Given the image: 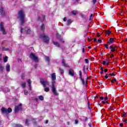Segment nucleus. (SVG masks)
<instances>
[{
	"label": "nucleus",
	"mask_w": 127,
	"mask_h": 127,
	"mask_svg": "<svg viewBox=\"0 0 127 127\" xmlns=\"http://www.w3.org/2000/svg\"><path fill=\"white\" fill-rule=\"evenodd\" d=\"M88 39L89 41H91V37H88Z\"/></svg>",
	"instance_id": "nucleus-50"
},
{
	"label": "nucleus",
	"mask_w": 127,
	"mask_h": 127,
	"mask_svg": "<svg viewBox=\"0 0 127 127\" xmlns=\"http://www.w3.org/2000/svg\"><path fill=\"white\" fill-rule=\"evenodd\" d=\"M45 61L46 62H47L48 64H49L50 62V59L48 57H45Z\"/></svg>",
	"instance_id": "nucleus-18"
},
{
	"label": "nucleus",
	"mask_w": 127,
	"mask_h": 127,
	"mask_svg": "<svg viewBox=\"0 0 127 127\" xmlns=\"http://www.w3.org/2000/svg\"><path fill=\"white\" fill-rule=\"evenodd\" d=\"M66 20H67V18L66 17H64V21H66Z\"/></svg>",
	"instance_id": "nucleus-48"
},
{
	"label": "nucleus",
	"mask_w": 127,
	"mask_h": 127,
	"mask_svg": "<svg viewBox=\"0 0 127 127\" xmlns=\"http://www.w3.org/2000/svg\"><path fill=\"white\" fill-rule=\"evenodd\" d=\"M3 71H4V67L2 65L0 64V71L3 72Z\"/></svg>",
	"instance_id": "nucleus-20"
},
{
	"label": "nucleus",
	"mask_w": 127,
	"mask_h": 127,
	"mask_svg": "<svg viewBox=\"0 0 127 127\" xmlns=\"http://www.w3.org/2000/svg\"><path fill=\"white\" fill-rule=\"evenodd\" d=\"M88 126H89L90 127H92V123H89L88 124Z\"/></svg>",
	"instance_id": "nucleus-44"
},
{
	"label": "nucleus",
	"mask_w": 127,
	"mask_h": 127,
	"mask_svg": "<svg viewBox=\"0 0 127 127\" xmlns=\"http://www.w3.org/2000/svg\"><path fill=\"white\" fill-rule=\"evenodd\" d=\"M30 122V121H29V120H28V119H26V122H25V125H26V126H29V123Z\"/></svg>",
	"instance_id": "nucleus-27"
},
{
	"label": "nucleus",
	"mask_w": 127,
	"mask_h": 127,
	"mask_svg": "<svg viewBox=\"0 0 127 127\" xmlns=\"http://www.w3.org/2000/svg\"><path fill=\"white\" fill-rule=\"evenodd\" d=\"M60 71L61 72V74H63L64 73V69L62 68H60Z\"/></svg>",
	"instance_id": "nucleus-31"
},
{
	"label": "nucleus",
	"mask_w": 127,
	"mask_h": 127,
	"mask_svg": "<svg viewBox=\"0 0 127 127\" xmlns=\"http://www.w3.org/2000/svg\"><path fill=\"white\" fill-rule=\"evenodd\" d=\"M25 95H28V91L27 90H24V91Z\"/></svg>",
	"instance_id": "nucleus-35"
},
{
	"label": "nucleus",
	"mask_w": 127,
	"mask_h": 127,
	"mask_svg": "<svg viewBox=\"0 0 127 127\" xmlns=\"http://www.w3.org/2000/svg\"><path fill=\"white\" fill-rule=\"evenodd\" d=\"M7 92H10V90L8 89V90H7Z\"/></svg>",
	"instance_id": "nucleus-64"
},
{
	"label": "nucleus",
	"mask_w": 127,
	"mask_h": 127,
	"mask_svg": "<svg viewBox=\"0 0 127 127\" xmlns=\"http://www.w3.org/2000/svg\"><path fill=\"white\" fill-rule=\"evenodd\" d=\"M115 56V55H114V54H112L111 55V58H112V57H114Z\"/></svg>",
	"instance_id": "nucleus-56"
},
{
	"label": "nucleus",
	"mask_w": 127,
	"mask_h": 127,
	"mask_svg": "<svg viewBox=\"0 0 127 127\" xmlns=\"http://www.w3.org/2000/svg\"><path fill=\"white\" fill-rule=\"evenodd\" d=\"M104 46L107 49H109V45L105 44L104 45Z\"/></svg>",
	"instance_id": "nucleus-37"
},
{
	"label": "nucleus",
	"mask_w": 127,
	"mask_h": 127,
	"mask_svg": "<svg viewBox=\"0 0 127 127\" xmlns=\"http://www.w3.org/2000/svg\"><path fill=\"white\" fill-rule=\"evenodd\" d=\"M97 42H98V43H102V40H100V39L98 40Z\"/></svg>",
	"instance_id": "nucleus-42"
},
{
	"label": "nucleus",
	"mask_w": 127,
	"mask_h": 127,
	"mask_svg": "<svg viewBox=\"0 0 127 127\" xmlns=\"http://www.w3.org/2000/svg\"><path fill=\"white\" fill-rule=\"evenodd\" d=\"M94 42H97V39H94Z\"/></svg>",
	"instance_id": "nucleus-58"
},
{
	"label": "nucleus",
	"mask_w": 127,
	"mask_h": 127,
	"mask_svg": "<svg viewBox=\"0 0 127 127\" xmlns=\"http://www.w3.org/2000/svg\"><path fill=\"white\" fill-rule=\"evenodd\" d=\"M52 80L53 81L52 82V91L55 96H58V93H57V91H56V88H55V85H54V82L56 80V73H53L52 74L51 76Z\"/></svg>",
	"instance_id": "nucleus-2"
},
{
	"label": "nucleus",
	"mask_w": 127,
	"mask_h": 127,
	"mask_svg": "<svg viewBox=\"0 0 127 127\" xmlns=\"http://www.w3.org/2000/svg\"><path fill=\"white\" fill-rule=\"evenodd\" d=\"M88 48H89V49H91V46H89V47H88Z\"/></svg>",
	"instance_id": "nucleus-63"
},
{
	"label": "nucleus",
	"mask_w": 127,
	"mask_h": 127,
	"mask_svg": "<svg viewBox=\"0 0 127 127\" xmlns=\"http://www.w3.org/2000/svg\"><path fill=\"white\" fill-rule=\"evenodd\" d=\"M0 13L1 15H4V12L3 11V8L1 7L0 9Z\"/></svg>",
	"instance_id": "nucleus-19"
},
{
	"label": "nucleus",
	"mask_w": 127,
	"mask_h": 127,
	"mask_svg": "<svg viewBox=\"0 0 127 127\" xmlns=\"http://www.w3.org/2000/svg\"><path fill=\"white\" fill-rule=\"evenodd\" d=\"M40 38L42 39L45 42V43H49V41L50 40V38H49V37L48 36L45 35V34H41L40 35Z\"/></svg>",
	"instance_id": "nucleus-4"
},
{
	"label": "nucleus",
	"mask_w": 127,
	"mask_h": 127,
	"mask_svg": "<svg viewBox=\"0 0 127 127\" xmlns=\"http://www.w3.org/2000/svg\"><path fill=\"white\" fill-rule=\"evenodd\" d=\"M82 121L83 122H87L88 121V118L83 117Z\"/></svg>",
	"instance_id": "nucleus-30"
},
{
	"label": "nucleus",
	"mask_w": 127,
	"mask_h": 127,
	"mask_svg": "<svg viewBox=\"0 0 127 127\" xmlns=\"http://www.w3.org/2000/svg\"><path fill=\"white\" fill-rule=\"evenodd\" d=\"M80 0H75L76 1H77V2H78V1H79Z\"/></svg>",
	"instance_id": "nucleus-62"
},
{
	"label": "nucleus",
	"mask_w": 127,
	"mask_h": 127,
	"mask_svg": "<svg viewBox=\"0 0 127 127\" xmlns=\"http://www.w3.org/2000/svg\"><path fill=\"white\" fill-rule=\"evenodd\" d=\"M104 72H105V73H107V72H108V69H105L104 70Z\"/></svg>",
	"instance_id": "nucleus-53"
},
{
	"label": "nucleus",
	"mask_w": 127,
	"mask_h": 127,
	"mask_svg": "<svg viewBox=\"0 0 127 127\" xmlns=\"http://www.w3.org/2000/svg\"><path fill=\"white\" fill-rule=\"evenodd\" d=\"M27 82L28 83L29 90H30V91H31V80L29 79H27Z\"/></svg>",
	"instance_id": "nucleus-12"
},
{
	"label": "nucleus",
	"mask_w": 127,
	"mask_h": 127,
	"mask_svg": "<svg viewBox=\"0 0 127 127\" xmlns=\"http://www.w3.org/2000/svg\"><path fill=\"white\" fill-rule=\"evenodd\" d=\"M105 78H106V79H108V78H109V76H108V75H107V74H106V75H105Z\"/></svg>",
	"instance_id": "nucleus-52"
},
{
	"label": "nucleus",
	"mask_w": 127,
	"mask_h": 127,
	"mask_svg": "<svg viewBox=\"0 0 127 127\" xmlns=\"http://www.w3.org/2000/svg\"><path fill=\"white\" fill-rule=\"evenodd\" d=\"M79 76L81 81L82 82L83 85H85V80H84V78H82V71L81 70L79 71Z\"/></svg>",
	"instance_id": "nucleus-11"
},
{
	"label": "nucleus",
	"mask_w": 127,
	"mask_h": 127,
	"mask_svg": "<svg viewBox=\"0 0 127 127\" xmlns=\"http://www.w3.org/2000/svg\"><path fill=\"white\" fill-rule=\"evenodd\" d=\"M92 2H93V4H95V3H96V2H97V0H93Z\"/></svg>",
	"instance_id": "nucleus-40"
},
{
	"label": "nucleus",
	"mask_w": 127,
	"mask_h": 127,
	"mask_svg": "<svg viewBox=\"0 0 127 127\" xmlns=\"http://www.w3.org/2000/svg\"><path fill=\"white\" fill-rule=\"evenodd\" d=\"M109 75H110V76H115V74L113 73H110Z\"/></svg>",
	"instance_id": "nucleus-51"
},
{
	"label": "nucleus",
	"mask_w": 127,
	"mask_h": 127,
	"mask_svg": "<svg viewBox=\"0 0 127 127\" xmlns=\"http://www.w3.org/2000/svg\"><path fill=\"white\" fill-rule=\"evenodd\" d=\"M39 99L41 101H43V100H44V97L43 96L41 95L39 96Z\"/></svg>",
	"instance_id": "nucleus-29"
},
{
	"label": "nucleus",
	"mask_w": 127,
	"mask_h": 127,
	"mask_svg": "<svg viewBox=\"0 0 127 127\" xmlns=\"http://www.w3.org/2000/svg\"><path fill=\"white\" fill-rule=\"evenodd\" d=\"M116 81H117V79H116V78L113 79L111 81L112 84L115 83V82H116Z\"/></svg>",
	"instance_id": "nucleus-34"
},
{
	"label": "nucleus",
	"mask_w": 127,
	"mask_h": 127,
	"mask_svg": "<svg viewBox=\"0 0 127 127\" xmlns=\"http://www.w3.org/2000/svg\"><path fill=\"white\" fill-rule=\"evenodd\" d=\"M82 52H83V53H84V54L86 53V51H85V48H82Z\"/></svg>",
	"instance_id": "nucleus-39"
},
{
	"label": "nucleus",
	"mask_w": 127,
	"mask_h": 127,
	"mask_svg": "<svg viewBox=\"0 0 127 127\" xmlns=\"http://www.w3.org/2000/svg\"><path fill=\"white\" fill-rule=\"evenodd\" d=\"M8 59V58L7 56H5L3 58V62L4 63H6L7 62V60Z\"/></svg>",
	"instance_id": "nucleus-21"
},
{
	"label": "nucleus",
	"mask_w": 127,
	"mask_h": 127,
	"mask_svg": "<svg viewBox=\"0 0 127 127\" xmlns=\"http://www.w3.org/2000/svg\"><path fill=\"white\" fill-rule=\"evenodd\" d=\"M29 57L32 60H33L34 62H38V59L37 58V57L34 55L33 53H31L29 55Z\"/></svg>",
	"instance_id": "nucleus-5"
},
{
	"label": "nucleus",
	"mask_w": 127,
	"mask_h": 127,
	"mask_svg": "<svg viewBox=\"0 0 127 127\" xmlns=\"http://www.w3.org/2000/svg\"><path fill=\"white\" fill-rule=\"evenodd\" d=\"M72 23V21H71V19H68L67 21V25H70Z\"/></svg>",
	"instance_id": "nucleus-25"
},
{
	"label": "nucleus",
	"mask_w": 127,
	"mask_h": 127,
	"mask_svg": "<svg viewBox=\"0 0 127 127\" xmlns=\"http://www.w3.org/2000/svg\"><path fill=\"white\" fill-rule=\"evenodd\" d=\"M40 29H41V30H44V29H45V26H44V24H42Z\"/></svg>",
	"instance_id": "nucleus-26"
},
{
	"label": "nucleus",
	"mask_w": 127,
	"mask_h": 127,
	"mask_svg": "<svg viewBox=\"0 0 127 127\" xmlns=\"http://www.w3.org/2000/svg\"><path fill=\"white\" fill-rule=\"evenodd\" d=\"M69 75L71 76V77H74L75 76V73L74 72V70L72 69H70L68 72Z\"/></svg>",
	"instance_id": "nucleus-10"
},
{
	"label": "nucleus",
	"mask_w": 127,
	"mask_h": 127,
	"mask_svg": "<svg viewBox=\"0 0 127 127\" xmlns=\"http://www.w3.org/2000/svg\"><path fill=\"white\" fill-rule=\"evenodd\" d=\"M85 63H86V64H88V63H89V60L87 59H86L85 60Z\"/></svg>",
	"instance_id": "nucleus-36"
},
{
	"label": "nucleus",
	"mask_w": 127,
	"mask_h": 127,
	"mask_svg": "<svg viewBox=\"0 0 127 127\" xmlns=\"http://www.w3.org/2000/svg\"><path fill=\"white\" fill-rule=\"evenodd\" d=\"M65 60L63 59L62 61L63 66H64V67H68V64H65Z\"/></svg>",
	"instance_id": "nucleus-17"
},
{
	"label": "nucleus",
	"mask_w": 127,
	"mask_h": 127,
	"mask_svg": "<svg viewBox=\"0 0 127 127\" xmlns=\"http://www.w3.org/2000/svg\"><path fill=\"white\" fill-rule=\"evenodd\" d=\"M38 19L39 20H41L42 21V20H44V19H45V15H43V18H41V17H39Z\"/></svg>",
	"instance_id": "nucleus-22"
},
{
	"label": "nucleus",
	"mask_w": 127,
	"mask_h": 127,
	"mask_svg": "<svg viewBox=\"0 0 127 127\" xmlns=\"http://www.w3.org/2000/svg\"><path fill=\"white\" fill-rule=\"evenodd\" d=\"M24 77V74H22V79H23Z\"/></svg>",
	"instance_id": "nucleus-57"
},
{
	"label": "nucleus",
	"mask_w": 127,
	"mask_h": 127,
	"mask_svg": "<svg viewBox=\"0 0 127 127\" xmlns=\"http://www.w3.org/2000/svg\"><path fill=\"white\" fill-rule=\"evenodd\" d=\"M21 87H22V88H25V87H26V82H24L21 84Z\"/></svg>",
	"instance_id": "nucleus-28"
},
{
	"label": "nucleus",
	"mask_w": 127,
	"mask_h": 127,
	"mask_svg": "<svg viewBox=\"0 0 127 127\" xmlns=\"http://www.w3.org/2000/svg\"><path fill=\"white\" fill-rule=\"evenodd\" d=\"M5 68H6V71L7 72H9V71H10V65H9V64H7L6 65Z\"/></svg>",
	"instance_id": "nucleus-13"
},
{
	"label": "nucleus",
	"mask_w": 127,
	"mask_h": 127,
	"mask_svg": "<svg viewBox=\"0 0 127 127\" xmlns=\"http://www.w3.org/2000/svg\"><path fill=\"white\" fill-rule=\"evenodd\" d=\"M93 16V14H91L90 16L89 20L91 21L92 20V17Z\"/></svg>",
	"instance_id": "nucleus-38"
},
{
	"label": "nucleus",
	"mask_w": 127,
	"mask_h": 127,
	"mask_svg": "<svg viewBox=\"0 0 127 127\" xmlns=\"http://www.w3.org/2000/svg\"><path fill=\"white\" fill-rule=\"evenodd\" d=\"M71 13L73 14V15H76V14H77V12H76L75 11H72Z\"/></svg>",
	"instance_id": "nucleus-32"
},
{
	"label": "nucleus",
	"mask_w": 127,
	"mask_h": 127,
	"mask_svg": "<svg viewBox=\"0 0 127 127\" xmlns=\"http://www.w3.org/2000/svg\"><path fill=\"white\" fill-rule=\"evenodd\" d=\"M109 49L111 50L112 52H117V50H116V48H114L113 46H110Z\"/></svg>",
	"instance_id": "nucleus-14"
},
{
	"label": "nucleus",
	"mask_w": 127,
	"mask_h": 127,
	"mask_svg": "<svg viewBox=\"0 0 127 127\" xmlns=\"http://www.w3.org/2000/svg\"><path fill=\"white\" fill-rule=\"evenodd\" d=\"M57 37L60 41L62 43H64V40L62 38H61V36L58 34V33H57Z\"/></svg>",
	"instance_id": "nucleus-9"
},
{
	"label": "nucleus",
	"mask_w": 127,
	"mask_h": 127,
	"mask_svg": "<svg viewBox=\"0 0 127 127\" xmlns=\"http://www.w3.org/2000/svg\"><path fill=\"white\" fill-rule=\"evenodd\" d=\"M53 42L55 46L57 47H60V44H59V43L56 41H53Z\"/></svg>",
	"instance_id": "nucleus-15"
},
{
	"label": "nucleus",
	"mask_w": 127,
	"mask_h": 127,
	"mask_svg": "<svg viewBox=\"0 0 127 127\" xmlns=\"http://www.w3.org/2000/svg\"><path fill=\"white\" fill-rule=\"evenodd\" d=\"M18 18L20 20V25L21 26V33H27V34H29L30 33V28L26 27L24 29L22 28V27L24 25L25 23V12L23 10H20L18 13Z\"/></svg>",
	"instance_id": "nucleus-1"
},
{
	"label": "nucleus",
	"mask_w": 127,
	"mask_h": 127,
	"mask_svg": "<svg viewBox=\"0 0 127 127\" xmlns=\"http://www.w3.org/2000/svg\"><path fill=\"white\" fill-rule=\"evenodd\" d=\"M108 100V97H105L104 98V101H107Z\"/></svg>",
	"instance_id": "nucleus-55"
},
{
	"label": "nucleus",
	"mask_w": 127,
	"mask_h": 127,
	"mask_svg": "<svg viewBox=\"0 0 127 127\" xmlns=\"http://www.w3.org/2000/svg\"><path fill=\"white\" fill-rule=\"evenodd\" d=\"M40 83L42 84L45 88L44 90L45 92L49 91V87H46V86H49L50 84L46 78H42L40 80Z\"/></svg>",
	"instance_id": "nucleus-3"
},
{
	"label": "nucleus",
	"mask_w": 127,
	"mask_h": 127,
	"mask_svg": "<svg viewBox=\"0 0 127 127\" xmlns=\"http://www.w3.org/2000/svg\"><path fill=\"white\" fill-rule=\"evenodd\" d=\"M109 43H111V44H113V43H114V42H115V39L113 38H111L109 41H108Z\"/></svg>",
	"instance_id": "nucleus-16"
},
{
	"label": "nucleus",
	"mask_w": 127,
	"mask_h": 127,
	"mask_svg": "<svg viewBox=\"0 0 127 127\" xmlns=\"http://www.w3.org/2000/svg\"><path fill=\"white\" fill-rule=\"evenodd\" d=\"M103 73H104V70H101V71L100 72V74H101V75L103 74Z\"/></svg>",
	"instance_id": "nucleus-46"
},
{
	"label": "nucleus",
	"mask_w": 127,
	"mask_h": 127,
	"mask_svg": "<svg viewBox=\"0 0 127 127\" xmlns=\"http://www.w3.org/2000/svg\"><path fill=\"white\" fill-rule=\"evenodd\" d=\"M120 126L121 127H124V124H123V123H121V124H120Z\"/></svg>",
	"instance_id": "nucleus-45"
},
{
	"label": "nucleus",
	"mask_w": 127,
	"mask_h": 127,
	"mask_svg": "<svg viewBox=\"0 0 127 127\" xmlns=\"http://www.w3.org/2000/svg\"><path fill=\"white\" fill-rule=\"evenodd\" d=\"M8 50H9V48H5V47H3L2 48V51H8Z\"/></svg>",
	"instance_id": "nucleus-24"
},
{
	"label": "nucleus",
	"mask_w": 127,
	"mask_h": 127,
	"mask_svg": "<svg viewBox=\"0 0 127 127\" xmlns=\"http://www.w3.org/2000/svg\"><path fill=\"white\" fill-rule=\"evenodd\" d=\"M126 116H127V113H124L123 114V117H126Z\"/></svg>",
	"instance_id": "nucleus-49"
},
{
	"label": "nucleus",
	"mask_w": 127,
	"mask_h": 127,
	"mask_svg": "<svg viewBox=\"0 0 127 127\" xmlns=\"http://www.w3.org/2000/svg\"><path fill=\"white\" fill-rule=\"evenodd\" d=\"M14 127H23L22 126L20 125L17 124V125H15Z\"/></svg>",
	"instance_id": "nucleus-33"
},
{
	"label": "nucleus",
	"mask_w": 127,
	"mask_h": 127,
	"mask_svg": "<svg viewBox=\"0 0 127 127\" xmlns=\"http://www.w3.org/2000/svg\"><path fill=\"white\" fill-rule=\"evenodd\" d=\"M19 110H21V104L15 107V113H18Z\"/></svg>",
	"instance_id": "nucleus-8"
},
{
	"label": "nucleus",
	"mask_w": 127,
	"mask_h": 127,
	"mask_svg": "<svg viewBox=\"0 0 127 127\" xmlns=\"http://www.w3.org/2000/svg\"><path fill=\"white\" fill-rule=\"evenodd\" d=\"M101 70H104V67H102L101 68Z\"/></svg>",
	"instance_id": "nucleus-61"
},
{
	"label": "nucleus",
	"mask_w": 127,
	"mask_h": 127,
	"mask_svg": "<svg viewBox=\"0 0 127 127\" xmlns=\"http://www.w3.org/2000/svg\"><path fill=\"white\" fill-rule=\"evenodd\" d=\"M100 100H104V97L103 96L100 97Z\"/></svg>",
	"instance_id": "nucleus-47"
},
{
	"label": "nucleus",
	"mask_w": 127,
	"mask_h": 127,
	"mask_svg": "<svg viewBox=\"0 0 127 127\" xmlns=\"http://www.w3.org/2000/svg\"><path fill=\"white\" fill-rule=\"evenodd\" d=\"M106 36H109V35H110V34H111V33H112V32H111V31L110 30H108L106 31Z\"/></svg>",
	"instance_id": "nucleus-23"
},
{
	"label": "nucleus",
	"mask_w": 127,
	"mask_h": 127,
	"mask_svg": "<svg viewBox=\"0 0 127 127\" xmlns=\"http://www.w3.org/2000/svg\"><path fill=\"white\" fill-rule=\"evenodd\" d=\"M78 123H79V121H78L77 120H75V125H77L78 124Z\"/></svg>",
	"instance_id": "nucleus-43"
},
{
	"label": "nucleus",
	"mask_w": 127,
	"mask_h": 127,
	"mask_svg": "<svg viewBox=\"0 0 127 127\" xmlns=\"http://www.w3.org/2000/svg\"><path fill=\"white\" fill-rule=\"evenodd\" d=\"M1 111L3 114H7V113H11V112H12V110L10 108H9L7 109L6 108L2 107Z\"/></svg>",
	"instance_id": "nucleus-6"
},
{
	"label": "nucleus",
	"mask_w": 127,
	"mask_h": 127,
	"mask_svg": "<svg viewBox=\"0 0 127 127\" xmlns=\"http://www.w3.org/2000/svg\"><path fill=\"white\" fill-rule=\"evenodd\" d=\"M100 36H100L99 34H97V37H100Z\"/></svg>",
	"instance_id": "nucleus-59"
},
{
	"label": "nucleus",
	"mask_w": 127,
	"mask_h": 127,
	"mask_svg": "<svg viewBox=\"0 0 127 127\" xmlns=\"http://www.w3.org/2000/svg\"><path fill=\"white\" fill-rule=\"evenodd\" d=\"M45 123L46 124H48V120H46Z\"/></svg>",
	"instance_id": "nucleus-60"
},
{
	"label": "nucleus",
	"mask_w": 127,
	"mask_h": 127,
	"mask_svg": "<svg viewBox=\"0 0 127 127\" xmlns=\"http://www.w3.org/2000/svg\"><path fill=\"white\" fill-rule=\"evenodd\" d=\"M102 104H106V101H102Z\"/></svg>",
	"instance_id": "nucleus-54"
},
{
	"label": "nucleus",
	"mask_w": 127,
	"mask_h": 127,
	"mask_svg": "<svg viewBox=\"0 0 127 127\" xmlns=\"http://www.w3.org/2000/svg\"><path fill=\"white\" fill-rule=\"evenodd\" d=\"M0 31L2 32L3 34H6V31H5V29L3 27V23L1 22L0 24Z\"/></svg>",
	"instance_id": "nucleus-7"
},
{
	"label": "nucleus",
	"mask_w": 127,
	"mask_h": 127,
	"mask_svg": "<svg viewBox=\"0 0 127 127\" xmlns=\"http://www.w3.org/2000/svg\"><path fill=\"white\" fill-rule=\"evenodd\" d=\"M102 64L103 65H106L107 64V63L105 61L102 62Z\"/></svg>",
	"instance_id": "nucleus-41"
}]
</instances>
